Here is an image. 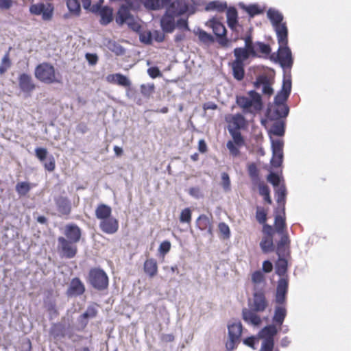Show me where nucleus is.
<instances>
[{
	"label": "nucleus",
	"mask_w": 351,
	"mask_h": 351,
	"mask_svg": "<svg viewBox=\"0 0 351 351\" xmlns=\"http://www.w3.org/2000/svg\"><path fill=\"white\" fill-rule=\"evenodd\" d=\"M154 84H142L141 86V93L145 97H149L150 95L154 92Z\"/></svg>",
	"instance_id": "54"
},
{
	"label": "nucleus",
	"mask_w": 351,
	"mask_h": 351,
	"mask_svg": "<svg viewBox=\"0 0 351 351\" xmlns=\"http://www.w3.org/2000/svg\"><path fill=\"white\" fill-rule=\"evenodd\" d=\"M259 337H256L254 336L249 337L243 340V343L253 349L256 348V346L259 343Z\"/></svg>",
	"instance_id": "55"
},
{
	"label": "nucleus",
	"mask_w": 351,
	"mask_h": 351,
	"mask_svg": "<svg viewBox=\"0 0 351 351\" xmlns=\"http://www.w3.org/2000/svg\"><path fill=\"white\" fill-rule=\"evenodd\" d=\"M181 223H190L191 221V210L189 208H186L182 210L180 216Z\"/></svg>",
	"instance_id": "52"
},
{
	"label": "nucleus",
	"mask_w": 351,
	"mask_h": 351,
	"mask_svg": "<svg viewBox=\"0 0 351 351\" xmlns=\"http://www.w3.org/2000/svg\"><path fill=\"white\" fill-rule=\"evenodd\" d=\"M247 171L253 183H257L259 182L258 169L255 163L252 162L248 165Z\"/></svg>",
	"instance_id": "47"
},
{
	"label": "nucleus",
	"mask_w": 351,
	"mask_h": 351,
	"mask_svg": "<svg viewBox=\"0 0 351 351\" xmlns=\"http://www.w3.org/2000/svg\"><path fill=\"white\" fill-rule=\"evenodd\" d=\"M274 226V230L278 234L285 233V228L286 227V222L285 217L280 215H276Z\"/></svg>",
	"instance_id": "44"
},
{
	"label": "nucleus",
	"mask_w": 351,
	"mask_h": 351,
	"mask_svg": "<svg viewBox=\"0 0 351 351\" xmlns=\"http://www.w3.org/2000/svg\"><path fill=\"white\" fill-rule=\"evenodd\" d=\"M287 256H278V259L275 265V272L280 278L285 277L287 271L288 263L286 260Z\"/></svg>",
	"instance_id": "31"
},
{
	"label": "nucleus",
	"mask_w": 351,
	"mask_h": 351,
	"mask_svg": "<svg viewBox=\"0 0 351 351\" xmlns=\"http://www.w3.org/2000/svg\"><path fill=\"white\" fill-rule=\"evenodd\" d=\"M249 97L241 96L237 97V104L245 113L253 112L261 110L263 108L261 96L255 90H250L248 93Z\"/></svg>",
	"instance_id": "4"
},
{
	"label": "nucleus",
	"mask_w": 351,
	"mask_h": 351,
	"mask_svg": "<svg viewBox=\"0 0 351 351\" xmlns=\"http://www.w3.org/2000/svg\"><path fill=\"white\" fill-rule=\"evenodd\" d=\"M144 271L150 277L155 276L158 271V266L154 258L147 259L144 263Z\"/></svg>",
	"instance_id": "38"
},
{
	"label": "nucleus",
	"mask_w": 351,
	"mask_h": 351,
	"mask_svg": "<svg viewBox=\"0 0 351 351\" xmlns=\"http://www.w3.org/2000/svg\"><path fill=\"white\" fill-rule=\"evenodd\" d=\"M85 286L79 278L71 280L66 290V295L69 298L80 296L85 292Z\"/></svg>",
	"instance_id": "16"
},
{
	"label": "nucleus",
	"mask_w": 351,
	"mask_h": 351,
	"mask_svg": "<svg viewBox=\"0 0 351 351\" xmlns=\"http://www.w3.org/2000/svg\"><path fill=\"white\" fill-rule=\"evenodd\" d=\"M99 15L101 16L100 23L102 25H107L112 21V10L109 7L104 6L101 9Z\"/></svg>",
	"instance_id": "39"
},
{
	"label": "nucleus",
	"mask_w": 351,
	"mask_h": 351,
	"mask_svg": "<svg viewBox=\"0 0 351 351\" xmlns=\"http://www.w3.org/2000/svg\"><path fill=\"white\" fill-rule=\"evenodd\" d=\"M267 16L276 32L277 38L282 40L286 35H288L287 23L283 22V14L279 10L270 8L267 11Z\"/></svg>",
	"instance_id": "5"
},
{
	"label": "nucleus",
	"mask_w": 351,
	"mask_h": 351,
	"mask_svg": "<svg viewBox=\"0 0 351 351\" xmlns=\"http://www.w3.org/2000/svg\"><path fill=\"white\" fill-rule=\"evenodd\" d=\"M226 147L233 156H237L239 155L240 151L238 146L234 145L232 141H228L227 142Z\"/></svg>",
	"instance_id": "59"
},
{
	"label": "nucleus",
	"mask_w": 351,
	"mask_h": 351,
	"mask_svg": "<svg viewBox=\"0 0 351 351\" xmlns=\"http://www.w3.org/2000/svg\"><path fill=\"white\" fill-rule=\"evenodd\" d=\"M97 310L94 305H89L86 311L77 319V322L82 328H84L88 322L89 319H93L97 316Z\"/></svg>",
	"instance_id": "23"
},
{
	"label": "nucleus",
	"mask_w": 351,
	"mask_h": 351,
	"mask_svg": "<svg viewBox=\"0 0 351 351\" xmlns=\"http://www.w3.org/2000/svg\"><path fill=\"white\" fill-rule=\"evenodd\" d=\"M242 39L245 42V47H236L234 49L235 59L229 64L232 68L234 78L238 81H241L244 78L245 61L250 58L261 57L259 53L267 56L271 51L269 45L261 41L254 42L251 34Z\"/></svg>",
	"instance_id": "1"
},
{
	"label": "nucleus",
	"mask_w": 351,
	"mask_h": 351,
	"mask_svg": "<svg viewBox=\"0 0 351 351\" xmlns=\"http://www.w3.org/2000/svg\"><path fill=\"white\" fill-rule=\"evenodd\" d=\"M281 238L280 241L277 243L276 246V254L278 256H287L289 255V245H290V239L288 234L283 233L280 234Z\"/></svg>",
	"instance_id": "22"
},
{
	"label": "nucleus",
	"mask_w": 351,
	"mask_h": 351,
	"mask_svg": "<svg viewBox=\"0 0 351 351\" xmlns=\"http://www.w3.org/2000/svg\"><path fill=\"white\" fill-rule=\"evenodd\" d=\"M287 315V310L284 306H276L274 309L273 322L276 324L281 326Z\"/></svg>",
	"instance_id": "37"
},
{
	"label": "nucleus",
	"mask_w": 351,
	"mask_h": 351,
	"mask_svg": "<svg viewBox=\"0 0 351 351\" xmlns=\"http://www.w3.org/2000/svg\"><path fill=\"white\" fill-rule=\"evenodd\" d=\"M64 234L68 241L76 243L80 241L82 236L81 229L74 223L67 224L64 228Z\"/></svg>",
	"instance_id": "21"
},
{
	"label": "nucleus",
	"mask_w": 351,
	"mask_h": 351,
	"mask_svg": "<svg viewBox=\"0 0 351 351\" xmlns=\"http://www.w3.org/2000/svg\"><path fill=\"white\" fill-rule=\"evenodd\" d=\"M232 123L234 125V130H239L245 126V119L240 113L235 114L232 117Z\"/></svg>",
	"instance_id": "45"
},
{
	"label": "nucleus",
	"mask_w": 351,
	"mask_h": 351,
	"mask_svg": "<svg viewBox=\"0 0 351 351\" xmlns=\"http://www.w3.org/2000/svg\"><path fill=\"white\" fill-rule=\"evenodd\" d=\"M99 226L103 232L113 234L118 231L119 221L114 217H110L100 221Z\"/></svg>",
	"instance_id": "20"
},
{
	"label": "nucleus",
	"mask_w": 351,
	"mask_h": 351,
	"mask_svg": "<svg viewBox=\"0 0 351 351\" xmlns=\"http://www.w3.org/2000/svg\"><path fill=\"white\" fill-rule=\"evenodd\" d=\"M275 193L276 195V201L278 204H282V211L285 214V199L287 196V189L284 183H282L280 186L275 189Z\"/></svg>",
	"instance_id": "41"
},
{
	"label": "nucleus",
	"mask_w": 351,
	"mask_h": 351,
	"mask_svg": "<svg viewBox=\"0 0 351 351\" xmlns=\"http://www.w3.org/2000/svg\"><path fill=\"white\" fill-rule=\"evenodd\" d=\"M252 280L255 283H261L264 280V275L260 271H256L252 276Z\"/></svg>",
	"instance_id": "64"
},
{
	"label": "nucleus",
	"mask_w": 351,
	"mask_h": 351,
	"mask_svg": "<svg viewBox=\"0 0 351 351\" xmlns=\"http://www.w3.org/2000/svg\"><path fill=\"white\" fill-rule=\"evenodd\" d=\"M272 158L271 165L274 167H279L282 165L284 158L283 147L284 141L282 139H274L270 136Z\"/></svg>",
	"instance_id": "10"
},
{
	"label": "nucleus",
	"mask_w": 351,
	"mask_h": 351,
	"mask_svg": "<svg viewBox=\"0 0 351 351\" xmlns=\"http://www.w3.org/2000/svg\"><path fill=\"white\" fill-rule=\"evenodd\" d=\"M227 23L230 29H234L238 23L237 10L234 7L226 9Z\"/></svg>",
	"instance_id": "33"
},
{
	"label": "nucleus",
	"mask_w": 351,
	"mask_h": 351,
	"mask_svg": "<svg viewBox=\"0 0 351 351\" xmlns=\"http://www.w3.org/2000/svg\"><path fill=\"white\" fill-rule=\"evenodd\" d=\"M111 214V208L109 206L104 204H101L98 205V206L95 209V216L98 219H100V221L110 217Z\"/></svg>",
	"instance_id": "32"
},
{
	"label": "nucleus",
	"mask_w": 351,
	"mask_h": 351,
	"mask_svg": "<svg viewBox=\"0 0 351 351\" xmlns=\"http://www.w3.org/2000/svg\"><path fill=\"white\" fill-rule=\"evenodd\" d=\"M239 6L241 9L246 12L250 18H253L256 15L261 14L263 13L264 11L258 4L256 3L247 5L244 3L240 2L239 3Z\"/></svg>",
	"instance_id": "30"
},
{
	"label": "nucleus",
	"mask_w": 351,
	"mask_h": 351,
	"mask_svg": "<svg viewBox=\"0 0 351 351\" xmlns=\"http://www.w3.org/2000/svg\"><path fill=\"white\" fill-rule=\"evenodd\" d=\"M106 80L110 83L117 84L123 87H129L131 82L128 77L121 73L110 74L106 77Z\"/></svg>",
	"instance_id": "25"
},
{
	"label": "nucleus",
	"mask_w": 351,
	"mask_h": 351,
	"mask_svg": "<svg viewBox=\"0 0 351 351\" xmlns=\"http://www.w3.org/2000/svg\"><path fill=\"white\" fill-rule=\"evenodd\" d=\"M248 307L258 313L264 312L269 305L265 294L262 292H254L253 297L248 300Z\"/></svg>",
	"instance_id": "13"
},
{
	"label": "nucleus",
	"mask_w": 351,
	"mask_h": 351,
	"mask_svg": "<svg viewBox=\"0 0 351 351\" xmlns=\"http://www.w3.org/2000/svg\"><path fill=\"white\" fill-rule=\"evenodd\" d=\"M288 287L289 280L287 276L278 280L275 296V300L278 304L282 305L285 303Z\"/></svg>",
	"instance_id": "15"
},
{
	"label": "nucleus",
	"mask_w": 351,
	"mask_h": 351,
	"mask_svg": "<svg viewBox=\"0 0 351 351\" xmlns=\"http://www.w3.org/2000/svg\"><path fill=\"white\" fill-rule=\"evenodd\" d=\"M221 184L224 191H228L230 189V177L226 172L221 173Z\"/></svg>",
	"instance_id": "58"
},
{
	"label": "nucleus",
	"mask_w": 351,
	"mask_h": 351,
	"mask_svg": "<svg viewBox=\"0 0 351 351\" xmlns=\"http://www.w3.org/2000/svg\"><path fill=\"white\" fill-rule=\"evenodd\" d=\"M30 189V185L27 182H21L16 185V191L20 196L26 195Z\"/></svg>",
	"instance_id": "49"
},
{
	"label": "nucleus",
	"mask_w": 351,
	"mask_h": 351,
	"mask_svg": "<svg viewBox=\"0 0 351 351\" xmlns=\"http://www.w3.org/2000/svg\"><path fill=\"white\" fill-rule=\"evenodd\" d=\"M256 219L259 223H265L267 221V213L265 210L258 208L256 213Z\"/></svg>",
	"instance_id": "61"
},
{
	"label": "nucleus",
	"mask_w": 351,
	"mask_h": 351,
	"mask_svg": "<svg viewBox=\"0 0 351 351\" xmlns=\"http://www.w3.org/2000/svg\"><path fill=\"white\" fill-rule=\"evenodd\" d=\"M58 249L60 250L62 256L66 258H72L75 256L77 252L76 243L68 241L64 237L58 238Z\"/></svg>",
	"instance_id": "12"
},
{
	"label": "nucleus",
	"mask_w": 351,
	"mask_h": 351,
	"mask_svg": "<svg viewBox=\"0 0 351 351\" xmlns=\"http://www.w3.org/2000/svg\"><path fill=\"white\" fill-rule=\"evenodd\" d=\"M260 247L264 253L274 251L275 247L273 242V238L269 237H263L260 242Z\"/></svg>",
	"instance_id": "42"
},
{
	"label": "nucleus",
	"mask_w": 351,
	"mask_h": 351,
	"mask_svg": "<svg viewBox=\"0 0 351 351\" xmlns=\"http://www.w3.org/2000/svg\"><path fill=\"white\" fill-rule=\"evenodd\" d=\"M227 8V3L219 0L210 1L205 7L206 11H217L218 12H222L226 10Z\"/></svg>",
	"instance_id": "35"
},
{
	"label": "nucleus",
	"mask_w": 351,
	"mask_h": 351,
	"mask_svg": "<svg viewBox=\"0 0 351 351\" xmlns=\"http://www.w3.org/2000/svg\"><path fill=\"white\" fill-rule=\"evenodd\" d=\"M279 47L278 50V60L284 69H290L293 64V58L290 48L288 47V35L281 40L277 38Z\"/></svg>",
	"instance_id": "7"
},
{
	"label": "nucleus",
	"mask_w": 351,
	"mask_h": 351,
	"mask_svg": "<svg viewBox=\"0 0 351 351\" xmlns=\"http://www.w3.org/2000/svg\"><path fill=\"white\" fill-rule=\"evenodd\" d=\"M66 5L69 14L77 17L81 14V4L78 0H66Z\"/></svg>",
	"instance_id": "36"
},
{
	"label": "nucleus",
	"mask_w": 351,
	"mask_h": 351,
	"mask_svg": "<svg viewBox=\"0 0 351 351\" xmlns=\"http://www.w3.org/2000/svg\"><path fill=\"white\" fill-rule=\"evenodd\" d=\"M258 313V312L250 307L243 308L242 309V319L248 325L258 326L262 323V319Z\"/></svg>",
	"instance_id": "17"
},
{
	"label": "nucleus",
	"mask_w": 351,
	"mask_h": 351,
	"mask_svg": "<svg viewBox=\"0 0 351 351\" xmlns=\"http://www.w3.org/2000/svg\"><path fill=\"white\" fill-rule=\"evenodd\" d=\"M88 283L97 291H104L108 287L109 280L107 274L101 268L90 269L88 276Z\"/></svg>",
	"instance_id": "6"
},
{
	"label": "nucleus",
	"mask_w": 351,
	"mask_h": 351,
	"mask_svg": "<svg viewBox=\"0 0 351 351\" xmlns=\"http://www.w3.org/2000/svg\"><path fill=\"white\" fill-rule=\"evenodd\" d=\"M263 232L265 234L264 237H269L273 238L274 234L276 232L271 226L263 223Z\"/></svg>",
	"instance_id": "63"
},
{
	"label": "nucleus",
	"mask_w": 351,
	"mask_h": 351,
	"mask_svg": "<svg viewBox=\"0 0 351 351\" xmlns=\"http://www.w3.org/2000/svg\"><path fill=\"white\" fill-rule=\"evenodd\" d=\"M195 34L198 36L199 41L204 45H209L215 41L214 37L202 29L198 28Z\"/></svg>",
	"instance_id": "40"
},
{
	"label": "nucleus",
	"mask_w": 351,
	"mask_h": 351,
	"mask_svg": "<svg viewBox=\"0 0 351 351\" xmlns=\"http://www.w3.org/2000/svg\"><path fill=\"white\" fill-rule=\"evenodd\" d=\"M145 8L150 10H158L171 3V0H141Z\"/></svg>",
	"instance_id": "26"
},
{
	"label": "nucleus",
	"mask_w": 351,
	"mask_h": 351,
	"mask_svg": "<svg viewBox=\"0 0 351 351\" xmlns=\"http://www.w3.org/2000/svg\"><path fill=\"white\" fill-rule=\"evenodd\" d=\"M291 75L290 72L288 73H285L282 84L280 92L290 95L291 91Z\"/></svg>",
	"instance_id": "43"
},
{
	"label": "nucleus",
	"mask_w": 351,
	"mask_h": 351,
	"mask_svg": "<svg viewBox=\"0 0 351 351\" xmlns=\"http://www.w3.org/2000/svg\"><path fill=\"white\" fill-rule=\"evenodd\" d=\"M44 167L48 171H53L55 169V158L50 154L47 158V161L44 163Z\"/></svg>",
	"instance_id": "57"
},
{
	"label": "nucleus",
	"mask_w": 351,
	"mask_h": 351,
	"mask_svg": "<svg viewBox=\"0 0 351 351\" xmlns=\"http://www.w3.org/2000/svg\"><path fill=\"white\" fill-rule=\"evenodd\" d=\"M289 97V95H288L287 94L278 91L274 97V101L273 104L279 105H287L285 102L287 101Z\"/></svg>",
	"instance_id": "51"
},
{
	"label": "nucleus",
	"mask_w": 351,
	"mask_h": 351,
	"mask_svg": "<svg viewBox=\"0 0 351 351\" xmlns=\"http://www.w3.org/2000/svg\"><path fill=\"white\" fill-rule=\"evenodd\" d=\"M131 9L132 8L129 6V5H122L117 12L116 22L119 25H123L127 21L132 19V16L130 13Z\"/></svg>",
	"instance_id": "27"
},
{
	"label": "nucleus",
	"mask_w": 351,
	"mask_h": 351,
	"mask_svg": "<svg viewBox=\"0 0 351 351\" xmlns=\"http://www.w3.org/2000/svg\"><path fill=\"white\" fill-rule=\"evenodd\" d=\"M29 11L31 14L35 16H41L45 21H51L53 16L54 6L49 2H39L32 4L29 6Z\"/></svg>",
	"instance_id": "8"
},
{
	"label": "nucleus",
	"mask_w": 351,
	"mask_h": 351,
	"mask_svg": "<svg viewBox=\"0 0 351 351\" xmlns=\"http://www.w3.org/2000/svg\"><path fill=\"white\" fill-rule=\"evenodd\" d=\"M267 181L271 183L275 189L280 186L284 182V180L282 177L274 172H271L267 176Z\"/></svg>",
	"instance_id": "48"
},
{
	"label": "nucleus",
	"mask_w": 351,
	"mask_h": 351,
	"mask_svg": "<svg viewBox=\"0 0 351 351\" xmlns=\"http://www.w3.org/2000/svg\"><path fill=\"white\" fill-rule=\"evenodd\" d=\"M210 23L217 43L222 47H228L229 40L226 36L227 30L225 26L215 19H211Z\"/></svg>",
	"instance_id": "14"
},
{
	"label": "nucleus",
	"mask_w": 351,
	"mask_h": 351,
	"mask_svg": "<svg viewBox=\"0 0 351 351\" xmlns=\"http://www.w3.org/2000/svg\"><path fill=\"white\" fill-rule=\"evenodd\" d=\"M275 122L271 125L269 134L276 136H283L285 133V121L283 119L274 120Z\"/></svg>",
	"instance_id": "28"
},
{
	"label": "nucleus",
	"mask_w": 351,
	"mask_h": 351,
	"mask_svg": "<svg viewBox=\"0 0 351 351\" xmlns=\"http://www.w3.org/2000/svg\"><path fill=\"white\" fill-rule=\"evenodd\" d=\"M228 132L232 137L233 143L238 147L244 145L245 141L241 135V133L239 130H234L232 128H228Z\"/></svg>",
	"instance_id": "46"
},
{
	"label": "nucleus",
	"mask_w": 351,
	"mask_h": 351,
	"mask_svg": "<svg viewBox=\"0 0 351 351\" xmlns=\"http://www.w3.org/2000/svg\"><path fill=\"white\" fill-rule=\"evenodd\" d=\"M35 77L40 82L47 84H59L62 81L61 74L57 71L54 66L47 62H43L37 65L34 71Z\"/></svg>",
	"instance_id": "3"
},
{
	"label": "nucleus",
	"mask_w": 351,
	"mask_h": 351,
	"mask_svg": "<svg viewBox=\"0 0 351 351\" xmlns=\"http://www.w3.org/2000/svg\"><path fill=\"white\" fill-rule=\"evenodd\" d=\"M242 324L240 322L228 324V340L226 343V349L228 351L233 350L237 344L239 342L242 333Z\"/></svg>",
	"instance_id": "9"
},
{
	"label": "nucleus",
	"mask_w": 351,
	"mask_h": 351,
	"mask_svg": "<svg viewBox=\"0 0 351 351\" xmlns=\"http://www.w3.org/2000/svg\"><path fill=\"white\" fill-rule=\"evenodd\" d=\"M35 154L37 158L42 162H43L48 156H49L48 154V152L47 149L43 147H37L35 149Z\"/></svg>",
	"instance_id": "50"
},
{
	"label": "nucleus",
	"mask_w": 351,
	"mask_h": 351,
	"mask_svg": "<svg viewBox=\"0 0 351 351\" xmlns=\"http://www.w3.org/2000/svg\"><path fill=\"white\" fill-rule=\"evenodd\" d=\"M196 223L201 230H207L208 234H212V224L208 217L205 215H199Z\"/></svg>",
	"instance_id": "34"
},
{
	"label": "nucleus",
	"mask_w": 351,
	"mask_h": 351,
	"mask_svg": "<svg viewBox=\"0 0 351 351\" xmlns=\"http://www.w3.org/2000/svg\"><path fill=\"white\" fill-rule=\"evenodd\" d=\"M219 230L223 235V239H229L230 237V230L229 226L224 222H221L218 225Z\"/></svg>",
	"instance_id": "53"
},
{
	"label": "nucleus",
	"mask_w": 351,
	"mask_h": 351,
	"mask_svg": "<svg viewBox=\"0 0 351 351\" xmlns=\"http://www.w3.org/2000/svg\"><path fill=\"white\" fill-rule=\"evenodd\" d=\"M185 13H195L193 6L189 5L186 0H176L167 8L165 13L160 19L162 29L165 33H171L176 27L175 17Z\"/></svg>",
	"instance_id": "2"
},
{
	"label": "nucleus",
	"mask_w": 351,
	"mask_h": 351,
	"mask_svg": "<svg viewBox=\"0 0 351 351\" xmlns=\"http://www.w3.org/2000/svg\"><path fill=\"white\" fill-rule=\"evenodd\" d=\"M55 203L61 215H67L71 213V204L67 197L59 196L55 198Z\"/></svg>",
	"instance_id": "24"
},
{
	"label": "nucleus",
	"mask_w": 351,
	"mask_h": 351,
	"mask_svg": "<svg viewBox=\"0 0 351 351\" xmlns=\"http://www.w3.org/2000/svg\"><path fill=\"white\" fill-rule=\"evenodd\" d=\"M176 27H177L178 29H184L186 31L190 30L188 25V21L187 19H178L176 23Z\"/></svg>",
	"instance_id": "62"
},
{
	"label": "nucleus",
	"mask_w": 351,
	"mask_h": 351,
	"mask_svg": "<svg viewBox=\"0 0 351 351\" xmlns=\"http://www.w3.org/2000/svg\"><path fill=\"white\" fill-rule=\"evenodd\" d=\"M254 86L256 89L261 88L263 94L271 96L274 93V89L271 87V82L266 75H259L254 82Z\"/></svg>",
	"instance_id": "18"
},
{
	"label": "nucleus",
	"mask_w": 351,
	"mask_h": 351,
	"mask_svg": "<svg viewBox=\"0 0 351 351\" xmlns=\"http://www.w3.org/2000/svg\"><path fill=\"white\" fill-rule=\"evenodd\" d=\"M171 249V243L169 241H162L158 248L160 254L165 256Z\"/></svg>",
	"instance_id": "60"
},
{
	"label": "nucleus",
	"mask_w": 351,
	"mask_h": 351,
	"mask_svg": "<svg viewBox=\"0 0 351 351\" xmlns=\"http://www.w3.org/2000/svg\"><path fill=\"white\" fill-rule=\"evenodd\" d=\"M289 112V107L287 105L270 104L267 106L266 116L269 120H280L286 118Z\"/></svg>",
	"instance_id": "11"
},
{
	"label": "nucleus",
	"mask_w": 351,
	"mask_h": 351,
	"mask_svg": "<svg viewBox=\"0 0 351 351\" xmlns=\"http://www.w3.org/2000/svg\"><path fill=\"white\" fill-rule=\"evenodd\" d=\"M140 41L146 45H150L152 43L153 36L151 32L141 34L139 35Z\"/></svg>",
	"instance_id": "56"
},
{
	"label": "nucleus",
	"mask_w": 351,
	"mask_h": 351,
	"mask_svg": "<svg viewBox=\"0 0 351 351\" xmlns=\"http://www.w3.org/2000/svg\"><path fill=\"white\" fill-rule=\"evenodd\" d=\"M19 86L24 93H31L36 88L32 77L27 73H21L19 76Z\"/></svg>",
	"instance_id": "19"
},
{
	"label": "nucleus",
	"mask_w": 351,
	"mask_h": 351,
	"mask_svg": "<svg viewBox=\"0 0 351 351\" xmlns=\"http://www.w3.org/2000/svg\"><path fill=\"white\" fill-rule=\"evenodd\" d=\"M103 45L117 56H121L124 54L125 51L121 45L117 43L115 40L109 38H104L103 40Z\"/></svg>",
	"instance_id": "29"
}]
</instances>
